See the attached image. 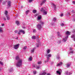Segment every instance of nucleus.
I'll list each match as a JSON object with an SVG mask.
<instances>
[{
	"instance_id": "obj_38",
	"label": "nucleus",
	"mask_w": 75,
	"mask_h": 75,
	"mask_svg": "<svg viewBox=\"0 0 75 75\" xmlns=\"http://www.w3.org/2000/svg\"><path fill=\"white\" fill-rule=\"evenodd\" d=\"M42 62L41 61L38 62V64H41Z\"/></svg>"
},
{
	"instance_id": "obj_26",
	"label": "nucleus",
	"mask_w": 75,
	"mask_h": 75,
	"mask_svg": "<svg viewBox=\"0 0 75 75\" xmlns=\"http://www.w3.org/2000/svg\"><path fill=\"white\" fill-rule=\"evenodd\" d=\"M36 32H37V31H36V29H33V33H35Z\"/></svg>"
},
{
	"instance_id": "obj_49",
	"label": "nucleus",
	"mask_w": 75,
	"mask_h": 75,
	"mask_svg": "<svg viewBox=\"0 0 75 75\" xmlns=\"http://www.w3.org/2000/svg\"><path fill=\"white\" fill-rule=\"evenodd\" d=\"M66 74H67V75L68 74V71H67L66 72Z\"/></svg>"
},
{
	"instance_id": "obj_40",
	"label": "nucleus",
	"mask_w": 75,
	"mask_h": 75,
	"mask_svg": "<svg viewBox=\"0 0 75 75\" xmlns=\"http://www.w3.org/2000/svg\"><path fill=\"white\" fill-rule=\"evenodd\" d=\"M26 48H27V47L26 46H25L23 48V50H26Z\"/></svg>"
},
{
	"instance_id": "obj_3",
	"label": "nucleus",
	"mask_w": 75,
	"mask_h": 75,
	"mask_svg": "<svg viewBox=\"0 0 75 75\" xmlns=\"http://www.w3.org/2000/svg\"><path fill=\"white\" fill-rule=\"evenodd\" d=\"M23 60L20 59L19 61L18 62L17 64H16L17 66H21L22 65V62Z\"/></svg>"
},
{
	"instance_id": "obj_2",
	"label": "nucleus",
	"mask_w": 75,
	"mask_h": 75,
	"mask_svg": "<svg viewBox=\"0 0 75 75\" xmlns=\"http://www.w3.org/2000/svg\"><path fill=\"white\" fill-rule=\"evenodd\" d=\"M46 56L47 57V61H45V62H48V61L49 60V59H50V57H51V56H52V55L51 54H49L47 55H46Z\"/></svg>"
},
{
	"instance_id": "obj_16",
	"label": "nucleus",
	"mask_w": 75,
	"mask_h": 75,
	"mask_svg": "<svg viewBox=\"0 0 75 75\" xmlns=\"http://www.w3.org/2000/svg\"><path fill=\"white\" fill-rule=\"evenodd\" d=\"M43 13L44 14H45V15H46V14H47V11H45V10H43Z\"/></svg>"
},
{
	"instance_id": "obj_5",
	"label": "nucleus",
	"mask_w": 75,
	"mask_h": 75,
	"mask_svg": "<svg viewBox=\"0 0 75 75\" xmlns=\"http://www.w3.org/2000/svg\"><path fill=\"white\" fill-rule=\"evenodd\" d=\"M11 3L10 1H8L7 3V7L8 8H10L11 7Z\"/></svg>"
},
{
	"instance_id": "obj_43",
	"label": "nucleus",
	"mask_w": 75,
	"mask_h": 75,
	"mask_svg": "<svg viewBox=\"0 0 75 75\" xmlns=\"http://www.w3.org/2000/svg\"><path fill=\"white\" fill-rule=\"evenodd\" d=\"M39 38V36H38V35H37V37H36V38L37 40V39H38Z\"/></svg>"
},
{
	"instance_id": "obj_55",
	"label": "nucleus",
	"mask_w": 75,
	"mask_h": 75,
	"mask_svg": "<svg viewBox=\"0 0 75 75\" xmlns=\"http://www.w3.org/2000/svg\"><path fill=\"white\" fill-rule=\"evenodd\" d=\"M74 37H75V35H73L72 36V38H74Z\"/></svg>"
},
{
	"instance_id": "obj_58",
	"label": "nucleus",
	"mask_w": 75,
	"mask_h": 75,
	"mask_svg": "<svg viewBox=\"0 0 75 75\" xmlns=\"http://www.w3.org/2000/svg\"><path fill=\"white\" fill-rule=\"evenodd\" d=\"M33 66H35V64L34 63H33Z\"/></svg>"
},
{
	"instance_id": "obj_53",
	"label": "nucleus",
	"mask_w": 75,
	"mask_h": 75,
	"mask_svg": "<svg viewBox=\"0 0 75 75\" xmlns=\"http://www.w3.org/2000/svg\"><path fill=\"white\" fill-rule=\"evenodd\" d=\"M73 4H75V1H73Z\"/></svg>"
},
{
	"instance_id": "obj_22",
	"label": "nucleus",
	"mask_w": 75,
	"mask_h": 75,
	"mask_svg": "<svg viewBox=\"0 0 75 75\" xmlns=\"http://www.w3.org/2000/svg\"><path fill=\"white\" fill-rule=\"evenodd\" d=\"M34 50H35V48H33L31 50V52L32 53L34 52Z\"/></svg>"
},
{
	"instance_id": "obj_64",
	"label": "nucleus",
	"mask_w": 75,
	"mask_h": 75,
	"mask_svg": "<svg viewBox=\"0 0 75 75\" xmlns=\"http://www.w3.org/2000/svg\"><path fill=\"white\" fill-rule=\"evenodd\" d=\"M69 66H67V68H69Z\"/></svg>"
},
{
	"instance_id": "obj_35",
	"label": "nucleus",
	"mask_w": 75,
	"mask_h": 75,
	"mask_svg": "<svg viewBox=\"0 0 75 75\" xmlns=\"http://www.w3.org/2000/svg\"><path fill=\"white\" fill-rule=\"evenodd\" d=\"M33 1V0H28V1L29 3H31V2H32V1Z\"/></svg>"
},
{
	"instance_id": "obj_63",
	"label": "nucleus",
	"mask_w": 75,
	"mask_h": 75,
	"mask_svg": "<svg viewBox=\"0 0 75 75\" xmlns=\"http://www.w3.org/2000/svg\"><path fill=\"white\" fill-rule=\"evenodd\" d=\"M1 68H0V71H1Z\"/></svg>"
},
{
	"instance_id": "obj_13",
	"label": "nucleus",
	"mask_w": 75,
	"mask_h": 75,
	"mask_svg": "<svg viewBox=\"0 0 75 75\" xmlns=\"http://www.w3.org/2000/svg\"><path fill=\"white\" fill-rule=\"evenodd\" d=\"M41 43H39L38 44H36L37 47H39L40 46H41Z\"/></svg>"
},
{
	"instance_id": "obj_32",
	"label": "nucleus",
	"mask_w": 75,
	"mask_h": 75,
	"mask_svg": "<svg viewBox=\"0 0 75 75\" xmlns=\"http://www.w3.org/2000/svg\"><path fill=\"white\" fill-rule=\"evenodd\" d=\"M30 12V11L29 10H27L26 11V14H27L28 13Z\"/></svg>"
},
{
	"instance_id": "obj_12",
	"label": "nucleus",
	"mask_w": 75,
	"mask_h": 75,
	"mask_svg": "<svg viewBox=\"0 0 75 75\" xmlns=\"http://www.w3.org/2000/svg\"><path fill=\"white\" fill-rule=\"evenodd\" d=\"M20 32L22 33V34H25V31H24V30H20Z\"/></svg>"
},
{
	"instance_id": "obj_46",
	"label": "nucleus",
	"mask_w": 75,
	"mask_h": 75,
	"mask_svg": "<svg viewBox=\"0 0 75 75\" xmlns=\"http://www.w3.org/2000/svg\"><path fill=\"white\" fill-rule=\"evenodd\" d=\"M22 28L23 29H25V28H26V27H25V26H23Z\"/></svg>"
},
{
	"instance_id": "obj_47",
	"label": "nucleus",
	"mask_w": 75,
	"mask_h": 75,
	"mask_svg": "<svg viewBox=\"0 0 75 75\" xmlns=\"http://www.w3.org/2000/svg\"><path fill=\"white\" fill-rule=\"evenodd\" d=\"M64 24L63 23H62L61 24V26H64Z\"/></svg>"
},
{
	"instance_id": "obj_36",
	"label": "nucleus",
	"mask_w": 75,
	"mask_h": 75,
	"mask_svg": "<svg viewBox=\"0 0 75 75\" xmlns=\"http://www.w3.org/2000/svg\"><path fill=\"white\" fill-rule=\"evenodd\" d=\"M57 42L58 43V44H59L61 42V40H59Z\"/></svg>"
},
{
	"instance_id": "obj_34",
	"label": "nucleus",
	"mask_w": 75,
	"mask_h": 75,
	"mask_svg": "<svg viewBox=\"0 0 75 75\" xmlns=\"http://www.w3.org/2000/svg\"><path fill=\"white\" fill-rule=\"evenodd\" d=\"M33 13H36L37 12V11H36V10H33Z\"/></svg>"
},
{
	"instance_id": "obj_31",
	"label": "nucleus",
	"mask_w": 75,
	"mask_h": 75,
	"mask_svg": "<svg viewBox=\"0 0 75 75\" xmlns=\"http://www.w3.org/2000/svg\"><path fill=\"white\" fill-rule=\"evenodd\" d=\"M71 65V63H68L67 64V66H70Z\"/></svg>"
},
{
	"instance_id": "obj_27",
	"label": "nucleus",
	"mask_w": 75,
	"mask_h": 75,
	"mask_svg": "<svg viewBox=\"0 0 75 75\" xmlns=\"http://www.w3.org/2000/svg\"><path fill=\"white\" fill-rule=\"evenodd\" d=\"M1 32H3V28H2L0 27V33Z\"/></svg>"
},
{
	"instance_id": "obj_54",
	"label": "nucleus",
	"mask_w": 75,
	"mask_h": 75,
	"mask_svg": "<svg viewBox=\"0 0 75 75\" xmlns=\"http://www.w3.org/2000/svg\"><path fill=\"white\" fill-rule=\"evenodd\" d=\"M69 75H71V74H72V73H71L70 72H69Z\"/></svg>"
},
{
	"instance_id": "obj_7",
	"label": "nucleus",
	"mask_w": 75,
	"mask_h": 75,
	"mask_svg": "<svg viewBox=\"0 0 75 75\" xmlns=\"http://www.w3.org/2000/svg\"><path fill=\"white\" fill-rule=\"evenodd\" d=\"M37 28L38 30H40L41 28V25L40 24H38L37 25Z\"/></svg>"
},
{
	"instance_id": "obj_41",
	"label": "nucleus",
	"mask_w": 75,
	"mask_h": 75,
	"mask_svg": "<svg viewBox=\"0 0 75 75\" xmlns=\"http://www.w3.org/2000/svg\"><path fill=\"white\" fill-rule=\"evenodd\" d=\"M44 10H44L43 8H42L41 10V11H43L44 12Z\"/></svg>"
},
{
	"instance_id": "obj_14",
	"label": "nucleus",
	"mask_w": 75,
	"mask_h": 75,
	"mask_svg": "<svg viewBox=\"0 0 75 75\" xmlns=\"http://www.w3.org/2000/svg\"><path fill=\"white\" fill-rule=\"evenodd\" d=\"M57 36H58V37H61V35L60 34V33H59V32H58L57 33Z\"/></svg>"
},
{
	"instance_id": "obj_4",
	"label": "nucleus",
	"mask_w": 75,
	"mask_h": 75,
	"mask_svg": "<svg viewBox=\"0 0 75 75\" xmlns=\"http://www.w3.org/2000/svg\"><path fill=\"white\" fill-rule=\"evenodd\" d=\"M20 45V44H18L16 45H14V49H15L16 50L17 49H18V47H19V45Z\"/></svg>"
},
{
	"instance_id": "obj_44",
	"label": "nucleus",
	"mask_w": 75,
	"mask_h": 75,
	"mask_svg": "<svg viewBox=\"0 0 75 75\" xmlns=\"http://www.w3.org/2000/svg\"><path fill=\"white\" fill-rule=\"evenodd\" d=\"M57 59H59V58H60V57H59V56H58L57 57Z\"/></svg>"
},
{
	"instance_id": "obj_20",
	"label": "nucleus",
	"mask_w": 75,
	"mask_h": 75,
	"mask_svg": "<svg viewBox=\"0 0 75 75\" xmlns=\"http://www.w3.org/2000/svg\"><path fill=\"white\" fill-rule=\"evenodd\" d=\"M52 5L53 7H54V8L55 9L56 8V5H55L54 3L52 4Z\"/></svg>"
},
{
	"instance_id": "obj_45",
	"label": "nucleus",
	"mask_w": 75,
	"mask_h": 75,
	"mask_svg": "<svg viewBox=\"0 0 75 75\" xmlns=\"http://www.w3.org/2000/svg\"><path fill=\"white\" fill-rule=\"evenodd\" d=\"M71 13L73 14L74 13H75V11H74V10H72L71 11Z\"/></svg>"
},
{
	"instance_id": "obj_25",
	"label": "nucleus",
	"mask_w": 75,
	"mask_h": 75,
	"mask_svg": "<svg viewBox=\"0 0 75 75\" xmlns=\"http://www.w3.org/2000/svg\"><path fill=\"white\" fill-rule=\"evenodd\" d=\"M13 71V68H11V69L9 70V71L10 72H12V71Z\"/></svg>"
},
{
	"instance_id": "obj_8",
	"label": "nucleus",
	"mask_w": 75,
	"mask_h": 75,
	"mask_svg": "<svg viewBox=\"0 0 75 75\" xmlns=\"http://www.w3.org/2000/svg\"><path fill=\"white\" fill-rule=\"evenodd\" d=\"M69 50L70 51V54H74V50H72V48H69Z\"/></svg>"
},
{
	"instance_id": "obj_1",
	"label": "nucleus",
	"mask_w": 75,
	"mask_h": 75,
	"mask_svg": "<svg viewBox=\"0 0 75 75\" xmlns=\"http://www.w3.org/2000/svg\"><path fill=\"white\" fill-rule=\"evenodd\" d=\"M71 32H69V31H67L65 33L66 35H67V36L63 38V42H65L67 40L68 38V35H70Z\"/></svg>"
},
{
	"instance_id": "obj_11",
	"label": "nucleus",
	"mask_w": 75,
	"mask_h": 75,
	"mask_svg": "<svg viewBox=\"0 0 75 75\" xmlns=\"http://www.w3.org/2000/svg\"><path fill=\"white\" fill-rule=\"evenodd\" d=\"M6 17L7 18V20H10V16L9 15H7L6 16Z\"/></svg>"
},
{
	"instance_id": "obj_56",
	"label": "nucleus",
	"mask_w": 75,
	"mask_h": 75,
	"mask_svg": "<svg viewBox=\"0 0 75 75\" xmlns=\"http://www.w3.org/2000/svg\"><path fill=\"white\" fill-rule=\"evenodd\" d=\"M1 25H2V26H4V24H2Z\"/></svg>"
},
{
	"instance_id": "obj_48",
	"label": "nucleus",
	"mask_w": 75,
	"mask_h": 75,
	"mask_svg": "<svg viewBox=\"0 0 75 75\" xmlns=\"http://www.w3.org/2000/svg\"><path fill=\"white\" fill-rule=\"evenodd\" d=\"M17 32H18L17 30L15 31V34H16V33H17Z\"/></svg>"
},
{
	"instance_id": "obj_37",
	"label": "nucleus",
	"mask_w": 75,
	"mask_h": 75,
	"mask_svg": "<svg viewBox=\"0 0 75 75\" xmlns=\"http://www.w3.org/2000/svg\"><path fill=\"white\" fill-rule=\"evenodd\" d=\"M33 74H34L35 75V74H37V71H33Z\"/></svg>"
},
{
	"instance_id": "obj_9",
	"label": "nucleus",
	"mask_w": 75,
	"mask_h": 75,
	"mask_svg": "<svg viewBox=\"0 0 75 75\" xmlns=\"http://www.w3.org/2000/svg\"><path fill=\"white\" fill-rule=\"evenodd\" d=\"M35 67L36 68V69H40V68L39 66H33L32 67V68H35Z\"/></svg>"
},
{
	"instance_id": "obj_39",
	"label": "nucleus",
	"mask_w": 75,
	"mask_h": 75,
	"mask_svg": "<svg viewBox=\"0 0 75 75\" xmlns=\"http://www.w3.org/2000/svg\"><path fill=\"white\" fill-rule=\"evenodd\" d=\"M0 64H1V65H3V63L1 61H0Z\"/></svg>"
},
{
	"instance_id": "obj_52",
	"label": "nucleus",
	"mask_w": 75,
	"mask_h": 75,
	"mask_svg": "<svg viewBox=\"0 0 75 75\" xmlns=\"http://www.w3.org/2000/svg\"><path fill=\"white\" fill-rule=\"evenodd\" d=\"M3 4H5L6 3L5 2H4L2 3Z\"/></svg>"
},
{
	"instance_id": "obj_28",
	"label": "nucleus",
	"mask_w": 75,
	"mask_h": 75,
	"mask_svg": "<svg viewBox=\"0 0 75 75\" xmlns=\"http://www.w3.org/2000/svg\"><path fill=\"white\" fill-rule=\"evenodd\" d=\"M46 74V73L45 72H44L42 74H40L39 75H45Z\"/></svg>"
},
{
	"instance_id": "obj_33",
	"label": "nucleus",
	"mask_w": 75,
	"mask_h": 75,
	"mask_svg": "<svg viewBox=\"0 0 75 75\" xmlns=\"http://www.w3.org/2000/svg\"><path fill=\"white\" fill-rule=\"evenodd\" d=\"M29 59L30 60V61H32V57H30L29 58Z\"/></svg>"
},
{
	"instance_id": "obj_60",
	"label": "nucleus",
	"mask_w": 75,
	"mask_h": 75,
	"mask_svg": "<svg viewBox=\"0 0 75 75\" xmlns=\"http://www.w3.org/2000/svg\"><path fill=\"white\" fill-rule=\"evenodd\" d=\"M47 75H51V74H50V73H48L47 74Z\"/></svg>"
},
{
	"instance_id": "obj_29",
	"label": "nucleus",
	"mask_w": 75,
	"mask_h": 75,
	"mask_svg": "<svg viewBox=\"0 0 75 75\" xmlns=\"http://www.w3.org/2000/svg\"><path fill=\"white\" fill-rule=\"evenodd\" d=\"M40 24H41L42 25H43L44 24V22L42 21H40Z\"/></svg>"
},
{
	"instance_id": "obj_24",
	"label": "nucleus",
	"mask_w": 75,
	"mask_h": 75,
	"mask_svg": "<svg viewBox=\"0 0 75 75\" xmlns=\"http://www.w3.org/2000/svg\"><path fill=\"white\" fill-rule=\"evenodd\" d=\"M56 20H57V18H56L55 17V18H53V21L55 22V21H56Z\"/></svg>"
},
{
	"instance_id": "obj_19",
	"label": "nucleus",
	"mask_w": 75,
	"mask_h": 75,
	"mask_svg": "<svg viewBox=\"0 0 75 75\" xmlns=\"http://www.w3.org/2000/svg\"><path fill=\"white\" fill-rule=\"evenodd\" d=\"M32 38L33 40H35L36 39V37L35 36H33L32 37Z\"/></svg>"
},
{
	"instance_id": "obj_17",
	"label": "nucleus",
	"mask_w": 75,
	"mask_h": 75,
	"mask_svg": "<svg viewBox=\"0 0 75 75\" xmlns=\"http://www.w3.org/2000/svg\"><path fill=\"white\" fill-rule=\"evenodd\" d=\"M62 65V62H60L59 63L57 64V66H61Z\"/></svg>"
},
{
	"instance_id": "obj_59",
	"label": "nucleus",
	"mask_w": 75,
	"mask_h": 75,
	"mask_svg": "<svg viewBox=\"0 0 75 75\" xmlns=\"http://www.w3.org/2000/svg\"><path fill=\"white\" fill-rule=\"evenodd\" d=\"M18 37H17V38H16V40H18Z\"/></svg>"
},
{
	"instance_id": "obj_10",
	"label": "nucleus",
	"mask_w": 75,
	"mask_h": 75,
	"mask_svg": "<svg viewBox=\"0 0 75 75\" xmlns=\"http://www.w3.org/2000/svg\"><path fill=\"white\" fill-rule=\"evenodd\" d=\"M46 2V0H43L42 2L41 3V5L42 6V4H44Z\"/></svg>"
},
{
	"instance_id": "obj_42",
	"label": "nucleus",
	"mask_w": 75,
	"mask_h": 75,
	"mask_svg": "<svg viewBox=\"0 0 75 75\" xmlns=\"http://www.w3.org/2000/svg\"><path fill=\"white\" fill-rule=\"evenodd\" d=\"M20 34H21V32H20V30H19L18 33V35H20Z\"/></svg>"
},
{
	"instance_id": "obj_23",
	"label": "nucleus",
	"mask_w": 75,
	"mask_h": 75,
	"mask_svg": "<svg viewBox=\"0 0 75 75\" xmlns=\"http://www.w3.org/2000/svg\"><path fill=\"white\" fill-rule=\"evenodd\" d=\"M46 52L47 54H49V53L50 52V50L49 49H47V50L46 51Z\"/></svg>"
},
{
	"instance_id": "obj_51",
	"label": "nucleus",
	"mask_w": 75,
	"mask_h": 75,
	"mask_svg": "<svg viewBox=\"0 0 75 75\" xmlns=\"http://www.w3.org/2000/svg\"><path fill=\"white\" fill-rule=\"evenodd\" d=\"M60 16L61 17H62L63 16V14L62 13L60 15Z\"/></svg>"
},
{
	"instance_id": "obj_62",
	"label": "nucleus",
	"mask_w": 75,
	"mask_h": 75,
	"mask_svg": "<svg viewBox=\"0 0 75 75\" xmlns=\"http://www.w3.org/2000/svg\"><path fill=\"white\" fill-rule=\"evenodd\" d=\"M74 41H75V37L74 38Z\"/></svg>"
},
{
	"instance_id": "obj_15",
	"label": "nucleus",
	"mask_w": 75,
	"mask_h": 75,
	"mask_svg": "<svg viewBox=\"0 0 75 75\" xmlns=\"http://www.w3.org/2000/svg\"><path fill=\"white\" fill-rule=\"evenodd\" d=\"M16 23L17 25H20V22L19 21H16Z\"/></svg>"
},
{
	"instance_id": "obj_30",
	"label": "nucleus",
	"mask_w": 75,
	"mask_h": 75,
	"mask_svg": "<svg viewBox=\"0 0 75 75\" xmlns=\"http://www.w3.org/2000/svg\"><path fill=\"white\" fill-rule=\"evenodd\" d=\"M40 19H41V17L40 16H38V18L37 19L38 20H40Z\"/></svg>"
},
{
	"instance_id": "obj_6",
	"label": "nucleus",
	"mask_w": 75,
	"mask_h": 75,
	"mask_svg": "<svg viewBox=\"0 0 75 75\" xmlns=\"http://www.w3.org/2000/svg\"><path fill=\"white\" fill-rule=\"evenodd\" d=\"M61 72H62V70H61V69H59L58 70V71H57V74H59V75H61Z\"/></svg>"
},
{
	"instance_id": "obj_57",
	"label": "nucleus",
	"mask_w": 75,
	"mask_h": 75,
	"mask_svg": "<svg viewBox=\"0 0 75 75\" xmlns=\"http://www.w3.org/2000/svg\"><path fill=\"white\" fill-rule=\"evenodd\" d=\"M2 0H0V3H1V2H2Z\"/></svg>"
},
{
	"instance_id": "obj_50",
	"label": "nucleus",
	"mask_w": 75,
	"mask_h": 75,
	"mask_svg": "<svg viewBox=\"0 0 75 75\" xmlns=\"http://www.w3.org/2000/svg\"><path fill=\"white\" fill-rule=\"evenodd\" d=\"M4 20H5V21H6V18H4Z\"/></svg>"
},
{
	"instance_id": "obj_61",
	"label": "nucleus",
	"mask_w": 75,
	"mask_h": 75,
	"mask_svg": "<svg viewBox=\"0 0 75 75\" xmlns=\"http://www.w3.org/2000/svg\"><path fill=\"white\" fill-rule=\"evenodd\" d=\"M23 7V6H21V8H22Z\"/></svg>"
},
{
	"instance_id": "obj_18",
	"label": "nucleus",
	"mask_w": 75,
	"mask_h": 75,
	"mask_svg": "<svg viewBox=\"0 0 75 75\" xmlns=\"http://www.w3.org/2000/svg\"><path fill=\"white\" fill-rule=\"evenodd\" d=\"M4 14L6 16H8V15H7V14H8V11H6L4 13Z\"/></svg>"
},
{
	"instance_id": "obj_21",
	"label": "nucleus",
	"mask_w": 75,
	"mask_h": 75,
	"mask_svg": "<svg viewBox=\"0 0 75 75\" xmlns=\"http://www.w3.org/2000/svg\"><path fill=\"white\" fill-rule=\"evenodd\" d=\"M19 59L20 58H19V57H18V56H17L16 57V60H19Z\"/></svg>"
}]
</instances>
